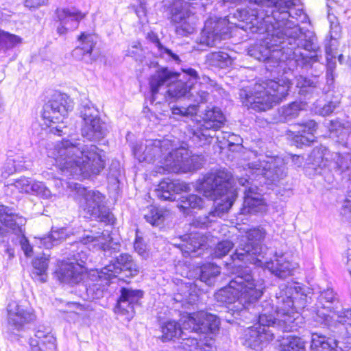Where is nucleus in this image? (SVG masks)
<instances>
[{
    "label": "nucleus",
    "mask_w": 351,
    "mask_h": 351,
    "mask_svg": "<svg viewBox=\"0 0 351 351\" xmlns=\"http://www.w3.org/2000/svg\"><path fill=\"white\" fill-rule=\"evenodd\" d=\"M251 8L237 9L222 17L210 16L201 32L199 43L214 47L230 36V23L256 34L271 35L264 46H250L247 53L260 62L274 77L283 75L298 66L311 67L319 61L322 50L315 34L301 28L308 16L303 8H296L295 0H250Z\"/></svg>",
    "instance_id": "f257e3e1"
},
{
    "label": "nucleus",
    "mask_w": 351,
    "mask_h": 351,
    "mask_svg": "<svg viewBox=\"0 0 351 351\" xmlns=\"http://www.w3.org/2000/svg\"><path fill=\"white\" fill-rule=\"evenodd\" d=\"M263 289V283L259 280L252 289L244 291L237 304L229 308L226 320L239 325L254 321L256 324L274 323L277 317L289 316L306 306L308 296L298 285H280L276 292L275 304L271 299L259 302Z\"/></svg>",
    "instance_id": "f03ea898"
},
{
    "label": "nucleus",
    "mask_w": 351,
    "mask_h": 351,
    "mask_svg": "<svg viewBox=\"0 0 351 351\" xmlns=\"http://www.w3.org/2000/svg\"><path fill=\"white\" fill-rule=\"evenodd\" d=\"M198 191L204 196L214 200L213 207L208 215L199 217L194 223L200 228H206L214 221V218L221 217L232 208L237 197L234 189L232 173L225 169L206 174L197 184Z\"/></svg>",
    "instance_id": "7ed1b4c3"
},
{
    "label": "nucleus",
    "mask_w": 351,
    "mask_h": 351,
    "mask_svg": "<svg viewBox=\"0 0 351 351\" xmlns=\"http://www.w3.org/2000/svg\"><path fill=\"white\" fill-rule=\"evenodd\" d=\"M265 230L263 228L250 230L246 238L241 240L235 252L231 256L234 262L239 261L244 263H251L258 267L268 269L275 276L285 278L293 275V267L291 263L285 261L282 257H275L274 260L265 256L267 250L263 245L265 237Z\"/></svg>",
    "instance_id": "20e7f679"
},
{
    "label": "nucleus",
    "mask_w": 351,
    "mask_h": 351,
    "mask_svg": "<svg viewBox=\"0 0 351 351\" xmlns=\"http://www.w3.org/2000/svg\"><path fill=\"white\" fill-rule=\"evenodd\" d=\"M56 151L64 168L75 165L84 177L99 175L106 167L105 151L96 145L85 144L83 140L63 138Z\"/></svg>",
    "instance_id": "39448f33"
},
{
    "label": "nucleus",
    "mask_w": 351,
    "mask_h": 351,
    "mask_svg": "<svg viewBox=\"0 0 351 351\" xmlns=\"http://www.w3.org/2000/svg\"><path fill=\"white\" fill-rule=\"evenodd\" d=\"M199 79L197 71L191 67L182 69V75L167 66L158 67L149 78V91L152 95V102L155 100L162 86H167L166 92L167 99L176 100L182 97L189 99L193 96V90Z\"/></svg>",
    "instance_id": "423d86ee"
},
{
    "label": "nucleus",
    "mask_w": 351,
    "mask_h": 351,
    "mask_svg": "<svg viewBox=\"0 0 351 351\" xmlns=\"http://www.w3.org/2000/svg\"><path fill=\"white\" fill-rule=\"evenodd\" d=\"M287 84L267 79L256 83L254 91L247 88L241 89L239 98L243 106L256 112H265L281 102L289 95Z\"/></svg>",
    "instance_id": "0eeeda50"
},
{
    "label": "nucleus",
    "mask_w": 351,
    "mask_h": 351,
    "mask_svg": "<svg viewBox=\"0 0 351 351\" xmlns=\"http://www.w3.org/2000/svg\"><path fill=\"white\" fill-rule=\"evenodd\" d=\"M83 243H93L94 245H98L105 256L111 257L109 263L101 269L103 274L111 276L113 279L121 272H125L126 277H133L138 274V267L132 256L128 253H119L121 245L119 243H99L98 239L92 235L84 237Z\"/></svg>",
    "instance_id": "6e6552de"
},
{
    "label": "nucleus",
    "mask_w": 351,
    "mask_h": 351,
    "mask_svg": "<svg viewBox=\"0 0 351 351\" xmlns=\"http://www.w3.org/2000/svg\"><path fill=\"white\" fill-rule=\"evenodd\" d=\"M234 275L228 286L219 289L215 295L217 301L227 305L228 309L237 304L244 291L252 289L259 281L247 266L239 265Z\"/></svg>",
    "instance_id": "1a4fd4ad"
},
{
    "label": "nucleus",
    "mask_w": 351,
    "mask_h": 351,
    "mask_svg": "<svg viewBox=\"0 0 351 351\" xmlns=\"http://www.w3.org/2000/svg\"><path fill=\"white\" fill-rule=\"evenodd\" d=\"M225 122L226 118L221 109L213 107L206 110L202 121L189 125L188 135L196 147H203L211 143L215 136L213 133L221 128Z\"/></svg>",
    "instance_id": "9d476101"
},
{
    "label": "nucleus",
    "mask_w": 351,
    "mask_h": 351,
    "mask_svg": "<svg viewBox=\"0 0 351 351\" xmlns=\"http://www.w3.org/2000/svg\"><path fill=\"white\" fill-rule=\"evenodd\" d=\"M79 113L82 119V136L88 141L99 142L104 139L109 132L107 123L104 121L98 109L88 100L83 101Z\"/></svg>",
    "instance_id": "9b49d317"
},
{
    "label": "nucleus",
    "mask_w": 351,
    "mask_h": 351,
    "mask_svg": "<svg viewBox=\"0 0 351 351\" xmlns=\"http://www.w3.org/2000/svg\"><path fill=\"white\" fill-rule=\"evenodd\" d=\"M167 19L176 25V33L180 36H187L195 29L194 13L188 2L182 0H166L164 3Z\"/></svg>",
    "instance_id": "f8f14e48"
},
{
    "label": "nucleus",
    "mask_w": 351,
    "mask_h": 351,
    "mask_svg": "<svg viewBox=\"0 0 351 351\" xmlns=\"http://www.w3.org/2000/svg\"><path fill=\"white\" fill-rule=\"evenodd\" d=\"M274 323L255 324L243 331L242 344L254 351H263L276 338L278 327L281 326L280 317Z\"/></svg>",
    "instance_id": "ddd939ff"
},
{
    "label": "nucleus",
    "mask_w": 351,
    "mask_h": 351,
    "mask_svg": "<svg viewBox=\"0 0 351 351\" xmlns=\"http://www.w3.org/2000/svg\"><path fill=\"white\" fill-rule=\"evenodd\" d=\"M79 193L82 195L80 207L87 218H92L110 223L112 215L106 206V196L99 191L88 190L83 187Z\"/></svg>",
    "instance_id": "4468645a"
},
{
    "label": "nucleus",
    "mask_w": 351,
    "mask_h": 351,
    "mask_svg": "<svg viewBox=\"0 0 351 351\" xmlns=\"http://www.w3.org/2000/svg\"><path fill=\"white\" fill-rule=\"evenodd\" d=\"M112 279L111 276L103 274L101 269L90 270L84 285L87 299L103 306L106 305L107 300L111 295L110 289Z\"/></svg>",
    "instance_id": "2eb2a0df"
},
{
    "label": "nucleus",
    "mask_w": 351,
    "mask_h": 351,
    "mask_svg": "<svg viewBox=\"0 0 351 351\" xmlns=\"http://www.w3.org/2000/svg\"><path fill=\"white\" fill-rule=\"evenodd\" d=\"M338 312L332 313L337 315L335 319L330 315L318 311L315 317V321L319 323L323 328H328L333 332L335 337L346 339L351 335V308L338 309Z\"/></svg>",
    "instance_id": "dca6fc26"
},
{
    "label": "nucleus",
    "mask_w": 351,
    "mask_h": 351,
    "mask_svg": "<svg viewBox=\"0 0 351 351\" xmlns=\"http://www.w3.org/2000/svg\"><path fill=\"white\" fill-rule=\"evenodd\" d=\"M119 293L114 312L129 322L135 315V308L141 306L144 291L141 289L121 287Z\"/></svg>",
    "instance_id": "f3484780"
},
{
    "label": "nucleus",
    "mask_w": 351,
    "mask_h": 351,
    "mask_svg": "<svg viewBox=\"0 0 351 351\" xmlns=\"http://www.w3.org/2000/svg\"><path fill=\"white\" fill-rule=\"evenodd\" d=\"M73 108L71 99L64 93L55 92L43 107V117L49 123H60Z\"/></svg>",
    "instance_id": "a211bd4d"
},
{
    "label": "nucleus",
    "mask_w": 351,
    "mask_h": 351,
    "mask_svg": "<svg viewBox=\"0 0 351 351\" xmlns=\"http://www.w3.org/2000/svg\"><path fill=\"white\" fill-rule=\"evenodd\" d=\"M196 160L189 149L180 146L167 154L165 157V164L173 171L188 172L199 169L200 165Z\"/></svg>",
    "instance_id": "6ab92c4d"
},
{
    "label": "nucleus",
    "mask_w": 351,
    "mask_h": 351,
    "mask_svg": "<svg viewBox=\"0 0 351 351\" xmlns=\"http://www.w3.org/2000/svg\"><path fill=\"white\" fill-rule=\"evenodd\" d=\"M220 322L215 315L205 311L189 314L184 322V328L197 333H215L219 328Z\"/></svg>",
    "instance_id": "aec40b11"
},
{
    "label": "nucleus",
    "mask_w": 351,
    "mask_h": 351,
    "mask_svg": "<svg viewBox=\"0 0 351 351\" xmlns=\"http://www.w3.org/2000/svg\"><path fill=\"white\" fill-rule=\"evenodd\" d=\"M8 327L12 332L25 330L26 326L36 319V315L30 308L20 305L15 301L7 306Z\"/></svg>",
    "instance_id": "412c9836"
},
{
    "label": "nucleus",
    "mask_w": 351,
    "mask_h": 351,
    "mask_svg": "<svg viewBox=\"0 0 351 351\" xmlns=\"http://www.w3.org/2000/svg\"><path fill=\"white\" fill-rule=\"evenodd\" d=\"M335 73H326V84L323 88L321 87V84L316 77L313 78L301 77L297 84L299 88V93L308 97L313 95H319L322 90L323 93H328L335 88Z\"/></svg>",
    "instance_id": "4be33fe9"
},
{
    "label": "nucleus",
    "mask_w": 351,
    "mask_h": 351,
    "mask_svg": "<svg viewBox=\"0 0 351 351\" xmlns=\"http://www.w3.org/2000/svg\"><path fill=\"white\" fill-rule=\"evenodd\" d=\"M0 235L3 237L6 233L11 232L16 237L25 233V226L27 220L25 217L14 213L8 207L0 205Z\"/></svg>",
    "instance_id": "5701e85b"
},
{
    "label": "nucleus",
    "mask_w": 351,
    "mask_h": 351,
    "mask_svg": "<svg viewBox=\"0 0 351 351\" xmlns=\"http://www.w3.org/2000/svg\"><path fill=\"white\" fill-rule=\"evenodd\" d=\"M79 45L72 51V56L77 60L89 64L96 60L93 51L97 43V36L95 34L83 32L77 36Z\"/></svg>",
    "instance_id": "b1692460"
},
{
    "label": "nucleus",
    "mask_w": 351,
    "mask_h": 351,
    "mask_svg": "<svg viewBox=\"0 0 351 351\" xmlns=\"http://www.w3.org/2000/svg\"><path fill=\"white\" fill-rule=\"evenodd\" d=\"M189 186L178 179L165 178L162 179L154 191V195L162 201H176L181 192L187 191Z\"/></svg>",
    "instance_id": "393cba45"
},
{
    "label": "nucleus",
    "mask_w": 351,
    "mask_h": 351,
    "mask_svg": "<svg viewBox=\"0 0 351 351\" xmlns=\"http://www.w3.org/2000/svg\"><path fill=\"white\" fill-rule=\"evenodd\" d=\"M294 312L289 315H284V317H287V319H280L281 321V326L278 327L279 329H282V332L283 335H280L276 333V338H277V341H278V351H304L305 349L304 341L302 338L291 335H285V333L287 331V326H285V322H291V319H295L293 317V315L295 313H300V311Z\"/></svg>",
    "instance_id": "a878e982"
},
{
    "label": "nucleus",
    "mask_w": 351,
    "mask_h": 351,
    "mask_svg": "<svg viewBox=\"0 0 351 351\" xmlns=\"http://www.w3.org/2000/svg\"><path fill=\"white\" fill-rule=\"evenodd\" d=\"M84 268L82 263H61L55 271V277L61 283L75 285L84 279Z\"/></svg>",
    "instance_id": "bb28decb"
},
{
    "label": "nucleus",
    "mask_w": 351,
    "mask_h": 351,
    "mask_svg": "<svg viewBox=\"0 0 351 351\" xmlns=\"http://www.w3.org/2000/svg\"><path fill=\"white\" fill-rule=\"evenodd\" d=\"M324 333L315 332L311 333V349L313 351H336L339 348L343 349L339 346L341 337H335L333 332L328 328H324Z\"/></svg>",
    "instance_id": "cd10ccee"
},
{
    "label": "nucleus",
    "mask_w": 351,
    "mask_h": 351,
    "mask_svg": "<svg viewBox=\"0 0 351 351\" xmlns=\"http://www.w3.org/2000/svg\"><path fill=\"white\" fill-rule=\"evenodd\" d=\"M300 129L293 132L291 144L298 148L310 146L315 139L317 123L313 119H308L298 123Z\"/></svg>",
    "instance_id": "c85d7f7f"
},
{
    "label": "nucleus",
    "mask_w": 351,
    "mask_h": 351,
    "mask_svg": "<svg viewBox=\"0 0 351 351\" xmlns=\"http://www.w3.org/2000/svg\"><path fill=\"white\" fill-rule=\"evenodd\" d=\"M267 210V204L261 195L249 187L245 189L241 214L263 213Z\"/></svg>",
    "instance_id": "c756f323"
},
{
    "label": "nucleus",
    "mask_w": 351,
    "mask_h": 351,
    "mask_svg": "<svg viewBox=\"0 0 351 351\" xmlns=\"http://www.w3.org/2000/svg\"><path fill=\"white\" fill-rule=\"evenodd\" d=\"M200 333H195L191 329L184 330L180 336V343L189 351H215V348L209 343L199 340Z\"/></svg>",
    "instance_id": "7c9ffc66"
},
{
    "label": "nucleus",
    "mask_w": 351,
    "mask_h": 351,
    "mask_svg": "<svg viewBox=\"0 0 351 351\" xmlns=\"http://www.w3.org/2000/svg\"><path fill=\"white\" fill-rule=\"evenodd\" d=\"M146 38L154 45L156 51L154 53L156 57L164 60L167 62L180 64L182 62L180 56L176 53L160 42L156 33L150 32L147 33Z\"/></svg>",
    "instance_id": "2f4dec72"
},
{
    "label": "nucleus",
    "mask_w": 351,
    "mask_h": 351,
    "mask_svg": "<svg viewBox=\"0 0 351 351\" xmlns=\"http://www.w3.org/2000/svg\"><path fill=\"white\" fill-rule=\"evenodd\" d=\"M317 304L323 309L333 313L341 309L342 302L339 294L332 288L328 287L319 291Z\"/></svg>",
    "instance_id": "473e14b6"
},
{
    "label": "nucleus",
    "mask_w": 351,
    "mask_h": 351,
    "mask_svg": "<svg viewBox=\"0 0 351 351\" xmlns=\"http://www.w3.org/2000/svg\"><path fill=\"white\" fill-rule=\"evenodd\" d=\"M56 16L58 21L65 24L73 29L77 28L80 21L85 17V14L75 8H57Z\"/></svg>",
    "instance_id": "72a5a7b5"
},
{
    "label": "nucleus",
    "mask_w": 351,
    "mask_h": 351,
    "mask_svg": "<svg viewBox=\"0 0 351 351\" xmlns=\"http://www.w3.org/2000/svg\"><path fill=\"white\" fill-rule=\"evenodd\" d=\"M204 199L197 194H186L180 196L178 200V208L184 215H189L195 209L204 207Z\"/></svg>",
    "instance_id": "f704fd0d"
},
{
    "label": "nucleus",
    "mask_w": 351,
    "mask_h": 351,
    "mask_svg": "<svg viewBox=\"0 0 351 351\" xmlns=\"http://www.w3.org/2000/svg\"><path fill=\"white\" fill-rule=\"evenodd\" d=\"M68 235L66 228L52 227L51 232L47 235L40 239V243L45 248L50 249L64 241Z\"/></svg>",
    "instance_id": "c9c22d12"
},
{
    "label": "nucleus",
    "mask_w": 351,
    "mask_h": 351,
    "mask_svg": "<svg viewBox=\"0 0 351 351\" xmlns=\"http://www.w3.org/2000/svg\"><path fill=\"white\" fill-rule=\"evenodd\" d=\"M161 340L162 342H168L174 341L176 339H179L184 330L187 329L184 328V324L182 328L180 324L176 321H167L161 325Z\"/></svg>",
    "instance_id": "e433bc0d"
},
{
    "label": "nucleus",
    "mask_w": 351,
    "mask_h": 351,
    "mask_svg": "<svg viewBox=\"0 0 351 351\" xmlns=\"http://www.w3.org/2000/svg\"><path fill=\"white\" fill-rule=\"evenodd\" d=\"M306 103L301 101H295L281 108L279 111L280 117L285 121H289L297 118L300 112L304 110Z\"/></svg>",
    "instance_id": "4c0bfd02"
},
{
    "label": "nucleus",
    "mask_w": 351,
    "mask_h": 351,
    "mask_svg": "<svg viewBox=\"0 0 351 351\" xmlns=\"http://www.w3.org/2000/svg\"><path fill=\"white\" fill-rule=\"evenodd\" d=\"M264 176L276 186L283 184V180L287 177V172L285 165L272 166L269 165L268 168L262 170Z\"/></svg>",
    "instance_id": "58836bf2"
},
{
    "label": "nucleus",
    "mask_w": 351,
    "mask_h": 351,
    "mask_svg": "<svg viewBox=\"0 0 351 351\" xmlns=\"http://www.w3.org/2000/svg\"><path fill=\"white\" fill-rule=\"evenodd\" d=\"M220 274V267L216 264L209 263L200 267L199 280L208 287H211L215 282V278Z\"/></svg>",
    "instance_id": "ea45409f"
},
{
    "label": "nucleus",
    "mask_w": 351,
    "mask_h": 351,
    "mask_svg": "<svg viewBox=\"0 0 351 351\" xmlns=\"http://www.w3.org/2000/svg\"><path fill=\"white\" fill-rule=\"evenodd\" d=\"M21 42L20 36L0 29V54L6 53Z\"/></svg>",
    "instance_id": "a19ab883"
},
{
    "label": "nucleus",
    "mask_w": 351,
    "mask_h": 351,
    "mask_svg": "<svg viewBox=\"0 0 351 351\" xmlns=\"http://www.w3.org/2000/svg\"><path fill=\"white\" fill-rule=\"evenodd\" d=\"M33 278H37L41 282L47 281V270L49 265V259L45 256L36 257L32 261Z\"/></svg>",
    "instance_id": "79ce46f5"
},
{
    "label": "nucleus",
    "mask_w": 351,
    "mask_h": 351,
    "mask_svg": "<svg viewBox=\"0 0 351 351\" xmlns=\"http://www.w3.org/2000/svg\"><path fill=\"white\" fill-rule=\"evenodd\" d=\"M207 61L212 66L224 69L232 63L231 56L224 51H215L207 56Z\"/></svg>",
    "instance_id": "37998d69"
},
{
    "label": "nucleus",
    "mask_w": 351,
    "mask_h": 351,
    "mask_svg": "<svg viewBox=\"0 0 351 351\" xmlns=\"http://www.w3.org/2000/svg\"><path fill=\"white\" fill-rule=\"evenodd\" d=\"M162 143L163 141L159 139L147 141L143 152V159L144 160L152 161L158 158L162 154Z\"/></svg>",
    "instance_id": "c03bdc74"
},
{
    "label": "nucleus",
    "mask_w": 351,
    "mask_h": 351,
    "mask_svg": "<svg viewBox=\"0 0 351 351\" xmlns=\"http://www.w3.org/2000/svg\"><path fill=\"white\" fill-rule=\"evenodd\" d=\"M165 212L158 208H152L145 215V221L153 227L158 228L160 230L165 228Z\"/></svg>",
    "instance_id": "a18cd8bd"
},
{
    "label": "nucleus",
    "mask_w": 351,
    "mask_h": 351,
    "mask_svg": "<svg viewBox=\"0 0 351 351\" xmlns=\"http://www.w3.org/2000/svg\"><path fill=\"white\" fill-rule=\"evenodd\" d=\"M332 44L330 42L327 43L325 45V52H326V64L325 66L326 71V73H335V71L336 69V56L333 52V49L332 47Z\"/></svg>",
    "instance_id": "49530a36"
},
{
    "label": "nucleus",
    "mask_w": 351,
    "mask_h": 351,
    "mask_svg": "<svg viewBox=\"0 0 351 351\" xmlns=\"http://www.w3.org/2000/svg\"><path fill=\"white\" fill-rule=\"evenodd\" d=\"M30 188V193L40 196L43 199H48L51 195V191L43 182L32 180Z\"/></svg>",
    "instance_id": "de8ad7c7"
},
{
    "label": "nucleus",
    "mask_w": 351,
    "mask_h": 351,
    "mask_svg": "<svg viewBox=\"0 0 351 351\" xmlns=\"http://www.w3.org/2000/svg\"><path fill=\"white\" fill-rule=\"evenodd\" d=\"M317 154H319V156L317 158V160H314L311 163L309 169H312L313 170L314 174L322 176L328 170L327 165L328 161L324 159L323 152L319 154V152L317 151Z\"/></svg>",
    "instance_id": "09e8293b"
},
{
    "label": "nucleus",
    "mask_w": 351,
    "mask_h": 351,
    "mask_svg": "<svg viewBox=\"0 0 351 351\" xmlns=\"http://www.w3.org/2000/svg\"><path fill=\"white\" fill-rule=\"evenodd\" d=\"M134 248L143 257L145 256L147 254V245L143 239V232L138 228H136L135 230Z\"/></svg>",
    "instance_id": "8fccbe9b"
},
{
    "label": "nucleus",
    "mask_w": 351,
    "mask_h": 351,
    "mask_svg": "<svg viewBox=\"0 0 351 351\" xmlns=\"http://www.w3.org/2000/svg\"><path fill=\"white\" fill-rule=\"evenodd\" d=\"M233 247L234 243L231 241L223 240L217 244L213 254L215 257L221 258L227 255Z\"/></svg>",
    "instance_id": "3c124183"
},
{
    "label": "nucleus",
    "mask_w": 351,
    "mask_h": 351,
    "mask_svg": "<svg viewBox=\"0 0 351 351\" xmlns=\"http://www.w3.org/2000/svg\"><path fill=\"white\" fill-rule=\"evenodd\" d=\"M49 332H45L40 330H38L35 332V337L34 339L32 337L29 339V345L30 347V350L27 351H46L41 346L40 342L42 339L45 338V336L48 335Z\"/></svg>",
    "instance_id": "603ef678"
},
{
    "label": "nucleus",
    "mask_w": 351,
    "mask_h": 351,
    "mask_svg": "<svg viewBox=\"0 0 351 351\" xmlns=\"http://www.w3.org/2000/svg\"><path fill=\"white\" fill-rule=\"evenodd\" d=\"M24 169H27L25 166V162L23 164L21 161H16L15 159H8L5 167L3 173H7L8 176L16 171H21Z\"/></svg>",
    "instance_id": "864d4df0"
},
{
    "label": "nucleus",
    "mask_w": 351,
    "mask_h": 351,
    "mask_svg": "<svg viewBox=\"0 0 351 351\" xmlns=\"http://www.w3.org/2000/svg\"><path fill=\"white\" fill-rule=\"evenodd\" d=\"M339 103L337 101H330L326 103L322 107L316 108L317 112L323 117L331 114L339 106Z\"/></svg>",
    "instance_id": "5fc2aeb1"
},
{
    "label": "nucleus",
    "mask_w": 351,
    "mask_h": 351,
    "mask_svg": "<svg viewBox=\"0 0 351 351\" xmlns=\"http://www.w3.org/2000/svg\"><path fill=\"white\" fill-rule=\"evenodd\" d=\"M32 180L29 178L21 177L16 179L14 185L16 188L20 190L21 192L30 193L31 192V183Z\"/></svg>",
    "instance_id": "6e6d98bb"
},
{
    "label": "nucleus",
    "mask_w": 351,
    "mask_h": 351,
    "mask_svg": "<svg viewBox=\"0 0 351 351\" xmlns=\"http://www.w3.org/2000/svg\"><path fill=\"white\" fill-rule=\"evenodd\" d=\"M17 237L19 239V244L21 245V250L24 252V254L27 257L31 256L33 253V247L30 244L29 239L25 235V233H22L21 234L17 236Z\"/></svg>",
    "instance_id": "4d7b16f0"
},
{
    "label": "nucleus",
    "mask_w": 351,
    "mask_h": 351,
    "mask_svg": "<svg viewBox=\"0 0 351 351\" xmlns=\"http://www.w3.org/2000/svg\"><path fill=\"white\" fill-rule=\"evenodd\" d=\"M121 176V169L118 163L113 162L110 167L108 174V179L114 181V183H119V178Z\"/></svg>",
    "instance_id": "13d9d810"
},
{
    "label": "nucleus",
    "mask_w": 351,
    "mask_h": 351,
    "mask_svg": "<svg viewBox=\"0 0 351 351\" xmlns=\"http://www.w3.org/2000/svg\"><path fill=\"white\" fill-rule=\"evenodd\" d=\"M56 339L50 334L48 333L47 335L45 336V338L42 339L40 342V346L46 350H53L56 348Z\"/></svg>",
    "instance_id": "bf43d9fd"
},
{
    "label": "nucleus",
    "mask_w": 351,
    "mask_h": 351,
    "mask_svg": "<svg viewBox=\"0 0 351 351\" xmlns=\"http://www.w3.org/2000/svg\"><path fill=\"white\" fill-rule=\"evenodd\" d=\"M48 0H23L25 7L30 10H36L41 6L47 5Z\"/></svg>",
    "instance_id": "052dcab7"
},
{
    "label": "nucleus",
    "mask_w": 351,
    "mask_h": 351,
    "mask_svg": "<svg viewBox=\"0 0 351 351\" xmlns=\"http://www.w3.org/2000/svg\"><path fill=\"white\" fill-rule=\"evenodd\" d=\"M141 44L137 43L131 46L127 51L126 56L134 57L136 60H141L142 58L141 49H140Z\"/></svg>",
    "instance_id": "680f3d73"
},
{
    "label": "nucleus",
    "mask_w": 351,
    "mask_h": 351,
    "mask_svg": "<svg viewBox=\"0 0 351 351\" xmlns=\"http://www.w3.org/2000/svg\"><path fill=\"white\" fill-rule=\"evenodd\" d=\"M58 123V125H57L56 126H54V127L52 125H50V127H51L50 132L52 134L57 135V136H62V135L66 134V132L64 131V129H66V127L65 125H62L63 121H60V123Z\"/></svg>",
    "instance_id": "e2e57ef3"
},
{
    "label": "nucleus",
    "mask_w": 351,
    "mask_h": 351,
    "mask_svg": "<svg viewBox=\"0 0 351 351\" xmlns=\"http://www.w3.org/2000/svg\"><path fill=\"white\" fill-rule=\"evenodd\" d=\"M341 214L351 223V202L348 201L345 203L341 208Z\"/></svg>",
    "instance_id": "0e129e2a"
},
{
    "label": "nucleus",
    "mask_w": 351,
    "mask_h": 351,
    "mask_svg": "<svg viewBox=\"0 0 351 351\" xmlns=\"http://www.w3.org/2000/svg\"><path fill=\"white\" fill-rule=\"evenodd\" d=\"M171 112L175 115H180L181 117H185L188 114V110L183 107L173 106L171 108Z\"/></svg>",
    "instance_id": "69168bd1"
},
{
    "label": "nucleus",
    "mask_w": 351,
    "mask_h": 351,
    "mask_svg": "<svg viewBox=\"0 0 351 351\" xmlns=\"http://www.w3.org/2000/svg\"><path fill=\"white\" fill-rule=\"evenodd\" d=\"M335 165L340 171H344L349 168L348 164L347 162L344 163L343 158L341 156H338Z\"/></svg>",
    "instance_id": "338daca9"
},
{
    "label": "nucleus",
    "mask_w": 351,
    "mask_h": 351,
    "mask_svg": "<svg viewBox=\"0 0 351 351\" xmlns=\"http://www.w3.org/2000/svg\"><path fill=\"white\" fill-rule=\"evenodd\" d=\"M72 29L65 24H62V23L59 22L58 25L57 26V33L60 36L64 35L67 33L69 30H71Z\"/></svg>",
    "instance_id": "774afa93"
}]
</instances>
